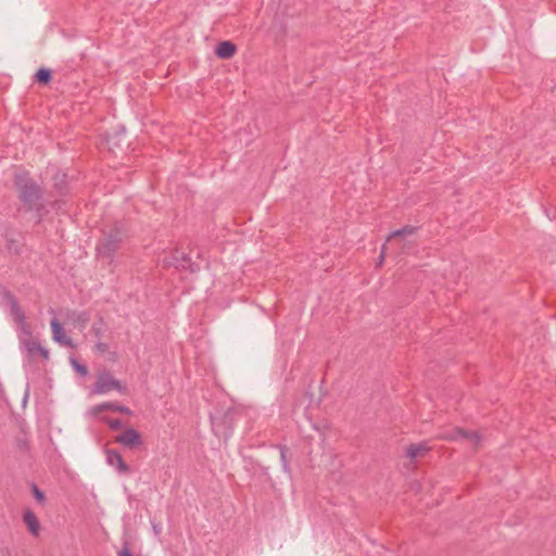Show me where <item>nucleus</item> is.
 <instances>
[{"label": "nucleus", "mask_w": 556, "mask_h": 556, "mask_svg": "<svg viewBox=\"0 0 556 556\" xmlns=\"http://www.w3.org/2000/svg\"><path fill=\"white\" fill-rule=\"evenodd\" d=\"M14 185L17 190V198L25 210L34 212L37 218L36 223H41L49 213L43 200L42 187L34 178L29 177L27 173L16 174Z\"/></svg>", "instance_id": "nucleus-1"}, {"label": "nucleus", "mask_w": 556, "mask_h": 556, "mask_svg": "<svg viewBox=\"0 0 556 556\" xmlns=\"http://www.w3.org/2000/svg\"><path fill=\"white\" fill-rule=\"evenodd\" d=\"M127 235L119 225H114L110 230L103 231V237L97 245L98 256L112 262L115 253L122 248Z\"/></svg>", "instance_id": "nucleus-2"}, {"label": "nucleus", "mask_w": 556, "mask_h": 556, "mask_svg": "<svg viewBox=\"0 0 556 556\" xmlns=\"http://www.w3.org/2000/svg\"><path fill=\"white\" fill-rule=\"evenodd\" d=\"M163 264L165 267L189 269L192 273L198 269V266L191 262L189 255L179 250H175L169 255L165 256Z\"/></svg>", "instance_id": "nucleus-3"}, {"label": "nucleus", "mask_w": 556, "mask_h": 556, "mask_svg": "<svg viewBox=\"0 0 556 556\" xmlns=\"http://www.w3.org/2000/svg\"><path fill=\"white\" fill-rule=\"evenodd\" d=\"M125 388L122 387L121 381L115 379L110 372L99 375L96 383L92 387V392L96 394H104L111 390L122 392Z\"/></svg>", "instance_id": "nucleus-4"}, {"label": "nucleus", "mask_w": 556, "mask_h": 556, "mask_svg": "<svg viewBox=\"0 0 556 556\" xmlns=\"http://www.w3.org/2000/svg\"><path fill=\"white\" fill-rule=\"evenodd\" d=\"M115 442L130 450L137 448L143 444L142 437L134 428H127L124 432L115 438Z\"/></svg>", "instance_id": "nucleus-5"}, {"label": "nucleus", "mask_w": 556, "mask_h": 556, "mask_svg": "<svg viewBox=\"0 0 556 556\" xmlns=\"http://www.w3.org/2000/svg\"><path fill=\"white\" fill-rule=\"evenodd\" d=\"M111 412V413H123L126 415H130L131 412L128 407L121 405L117 402H104L98 405H94L90 408L89 415L91 417H97L100 414Z\"/></svg>", "instance_id": "nucleus-6"}, {"label": "nucleus", "mask_w": 556, "mask_h": 556, "mask_svg": "<svg viewBox=\"0 0 556 556\" xmlns=\"http://www.w3.org/2000/svg\"><path fill=\"white\" fill-rule=\"evenodd\" d=\"M106 462L110 466L115 467L118 473L128 475L131 471L121 453L116 450H106Z\"/></svg>", "instance_id": "nucleus-7"}, {"label": "nucleus", "mask_w": 556, "mask_h": 556, "mask_svg": "<svg viewBox=\"0 0 556 556\" xmlns=\"http://www.w3.org/2000/svg\"><path fill=\"white\" fill-rule=\"evenodd\" d=\"M429 451L430 447L426 442L409 444L405 448V457L408 458L410 463H415L417 459L424 458Z\"/></svg>", "instance_id": "nucleus-8"}, {"label": "nucleus", "mask_w": 556, "mask_h": 556, "mask_svg": "<svg viewBox=\"0 0 556 556\" xmlns=\"http://www.w3.org/2000/svg\"><path fill=\"white\" fill-rule=\"evenodd\" d=\"M23 522L26 525L31 535L38 536L40 530V522L36 514L31 509H25L23 513Z\"/></svg>", "instance_id": "nucleus-9"}, {"label": "nucleus", "mask_w": 556, "mask_h": 556, "mask_svg": "<svg viewBox=\"0 0 556 556\" xmlns=\"http://www.w3.org/2000/svg\"><path fill=\"white\" fill-rule=\"evenodd\" d=\"M23 345L25 346L26 351L28 352V354L30 356L39 354L46 361L49 358L48 349L42 346L38 340H36V339L25 340L23 342Z\"/></svg>", "instance_id": "nucleus-10"}, {"label": "nucleus", "mask_w": 556, "mask_h": 556, "mask_svg": "<svg viewBox=\"0 0 556 556\" xmlns=\"http://www.w3.org/2000/svg\"><path fill=\"white\" fill-rule=\"evenodd\" d=\"M51 330H52V336H53L54 341H56L58 343H61L65 346L73 345L72 340L64 334L63 327L56 318H53L51 320Z\"/></svg>", "instance_id": "nucleus-11"}, {"label": "nucleus", "mask_w": 556, "mask_h": 556, "mask_svg": "<svg viewBox=\"0 0 556 556\" xmlns=\"http://www.w3.org/2000/svg\"><path fill=\"white\" fill-rule=\"evenodd\" d=\"M25 419H21L18 422V428L22 431V435L15 438V446L22 453H28L29 451V439L25 431Z\"/></svg>", "instance_id": "nucleus-12"}, {"label": "nucleus", "mask_w": 556, "mask_h": 556, "mask_svg": "<svg viewBox=\"0 0 556 556\" xmlns=\"http://www.w3.org/2000/svg\"><path fill=\"white\" fill-rule=\"evenodd\" d=\"M458 438H463V439L470 441L475 445V447H478V445L481 441V437L477 431H468V430H464L462 428L455 429L454 434L451 437V439H454V440H456Z\"/></svg>", "instance_id": "nucleus-13"}, {"label": "nucleus", "mask_w": 556, "mask_h": 556, "mask_svg": "<svg viewBox=\"0 0 556 556\" xmlns=\"http://www.w3.org/2000/svg\"><path fill=\"white\" fill-rule=\"evenodd\" d=\"M53 188L56 190L59 195H65L68 191L67 189V175L63 172L58 170L53 175Z\"/></svg>", "instance_id": "nucleus-14"}, {"label": "nucleus", "mask_w": 556, "mask_h": 556, "mask_svg": "<svg viewBox=\"0 0 556 556\" xmlns=\"http://www.w3.org/2000/svg\"><path fill=\"white\" fill-rule=\"evenodd\" d=\"M210 420H211L212 430L215 432V434L217 437H224L225 439H227V437H228L227 428L230 427L232 419L216 418V419H210Z\"/></svg>", "instance_id": "nucleus-15"}, {"label": "nucleus", "mask_w": 556, "mask_h": 556, "mask_svg": "<svg viewBox=\"0 0 556 556\" xmlns=\"http://www.w3.org/2000/svg\"><path fill=\"white\" fill-rule=\"evenodd\" d=\"M236 49V45L231 41H222L217 45L215 52L218 58L226 60L235 54Z\"/></svg>", "instance_id": "nucleus-16"}, {"label": "nucleus", "mask_w": 556, "mask_h": 556, "mask_svg": "<svg viewBox=\"0 0 556 556\" xmlns=\"http://www.w3.org/2000/svg\"><path fill=\"white\" fill-rule=\"evenodd\" d=\"M416 227L414 226H405L399 230H395L393 232H391L387 239V242H390L394 239H397L400 237H404V236H410V235H414L415 231H416Z\"/></svg>", "instance_id": "nucleus-17"}, {"label": "nucleus", "mask_w": 556, "mask_h": 556, "mask_svg": "<svg viewBox=\"0 0 556 556\" xmlns=\"http://www.w3.org/2000/svg\"><path fill=\"white\" fill-rule=\"evenodd\" d=\"M35 78L39 84L47 85L51 81L52 73L50 70L41 67L36 72Z\"/></svg>", "instance_id": "nucleus-18"}, {"label": "nucleus", "mask_w": 556, "mask_h": 556, "mask_svg": "<svg viewBox=\"0 0 556 556\" xmlns=\"http://www.w3.org/2000/svg\"><path fill=\"white\" fill-rule=\"evenodd\" d=\"M104 320L102 317H99V320L92 325L91 331L97 339H101L104 333Z\"/></svg>", "instance_id": "nucleus-19"}, {"label": "nucleus", "mask_w": 556, "mask_h": 556, "mask_svg": "<svg viewBox=\"0 0 556 556\" xmlns=\"http://www.w3.org/2000/svg\"><path fill=\"white\" fill-rule=\"evenodd\" d=\"M71 364L76 372L81 376H86L88 374V368L86 365L80 364L76 358H71Z\"/></svg>", "instance_id": "nucleus-20"}, {"label": "nucleus", "mask_w": 556, "mask_h": 556, "mask_svg": "<svg viewBox=\"0 0 556 556\" xmlns=\"http://www.w3.org/2000/svg\"><path fill=\"white\" fill-rule=\"evenodd\" d=\"M31 491H33V495L35 497V500L40 503V504H43L45 501H46V495L45 493L38 488L37 484L33 483L31 485Z\"/></svg>", "instance_id": "nucleus-21"}, {"label": "nucleus", "mask_w": 556, "mask_h": 556, "mask_svg": "<svg viewBox=\"0 0 556 556\" xmlns=\"http://www.w3.org/2000/svg\"><path fill=\"white\" fill-rule=\"evenodd\" d=\"M93 350L98 353L104 354L109 351V344L105 342H102V341H100V339H98L97 343L94 344Z\"/></svg>", "instance_id": "nucleus-22"}, {"label": "nucleus", "mask_w": 556, "mask_h": 556, "mask_svg": "<svg viewBox=\"0 0 556 556\" xmlns=\"http://www.w3.org/2000/svg\"><path fill=\"white\" fill-rule=\"evenodd\" d=\"M117 556H134L127 542H125L123 547L117 552Z\"/></svg>", "instance_id": "nucleus-23"}, {"label": "nucleus", "mask_w": 556, "mask_h": 556, "mask_svg": "<svg viewBox=\"0 0 556 556\" xmlns=\"http://www.w3.org/2000/svg\"><path fill=\"white\" fill-rule=\"evenodd\" d=\"M111 429L117 430L123 427L122 419H106Z\"/></svg>", "instance_id": "nucleus-24"}, {"label": "nucleus", "mask_w": 556, "mask_h": 556, "mask_svg": "<svg viewBox=\"0 0 556 556\" xmlns=\"http://www.w3.org/2000/svg\"><path fill=\"white\" fill-rule=\"evenodd\" d=\"M64 201L63 200H54L50 203V206L55 211H61L63 208Z\"/></svg>", "instance_id": "nucleus-25"}, {"label": "nucleus", "mask_w": 556, "mask_h": 556, "mask_svg": "<svg viewBox=\"0 0 556 556\" xmlns=\"http://www.w3.org/2000/svg\"><path fill=\"white\" fill-rule=\"evenodd\" d=\"M12 309L20 320H24V314L20 311L15 301L12 304Z\"/></svg>", "instance_id": "nucleus-26"}, {"label": "nucleus", "mask_w": 556, "mask_h": 556, "mask_svg": "<svg viewBox=\"0 0 556 556\" xmlns=\"http://www.w3.org/2000/svg\"><path fill=\"white\" fill-rule=\"evenodd\" d=\"M286 453H287V447H280V456H281V460L283 463V467L286 468L287 467V457H286Z\"/></svg>", "instance_id": "nucleus-27"}, {"label": "nucleus", "mask_w": 556, "mask_h": 556, "mask_svg": "<svg viewBox=\"0 0 556 556\" xmlns=\"http://www.w3.org/2000/svg\"><path fill=\"white\" fill-rule=\"evenodd\" d=\"M386 244H383L382 247V250H381V254H380V257H379V263H378V266H381L383 261H384V257H386Z\"/></svg>", "instance_id": "nucleus-28"}, {"label": "nucleus", "mask_w": 556, "mask_h": 556, "mask_svg": "<svg viewBox=\"0 0 556 556\" xmlns=\"http://www.w3.org/2000/svg\"><path fill=\"white\" fill-rule=\"evenodd\" d=\"M78 319L85 324L89 320V315L87 313H81Z\"/></svg>", "instance_id": "nucleus-29"}, {"label": "nucleus", "mask_w": 556, "mask_h": 556, "mask_svg": "<svg viewBox=\"0 0 556 556\" xmlns=\"http://www.w3.org/2000/svg\"><path fill=\"white\" fill-rule=\"evenodd\" d=\"M3 394H4V390H3L2 384L0 383V399L3 396Z\"/></svg>", "instance_id": "nucleus-30"}]
</instances>
